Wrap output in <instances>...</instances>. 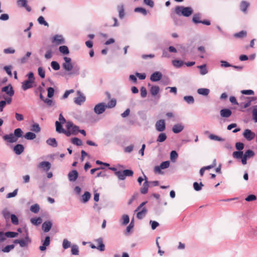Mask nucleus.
I'll return each instance as SVG.
<instances>
[{
    "mask_svg": "<svg viewBox=\"0 0 257 257\" xmlns=\"http://www.w3.org/2000/svg\"><path fill=\"white\" fill-rule=\"evenodd\" d=\"M63 60L62 68L69 75H77L79 74V68L78 66L74 67L70 57L65 56Z\"/></svg>",
    "mask_w": 257,
    "mask_h": 257,
    "instance_id": "nucleus-1",
    "label": "nucleus"
},
{
    "mask_svg": "<svg viewBox=\"0 0 257 257\" xmlns=\"http://www.w3.org/2000/svg\"><path fill=\"white\" fill-rule=\"evenodd\" d=\"M175 11L177 15L186 17L190 16L193 13V9L190 7L177 6Z\"/></svg>",
    "mask_w": 257,
    "mask_h": 257,
    "instance_id": "nucleus-2",
    "label": "nucleus"
},
{
    "mask_svg": "<svg viewBox=\"0 0 257 257\" xmlns=\"http://www.w3.org/2000/svg\"><path fill=\"white\" fill-rule=\"evenodd\" d=\"M146 203L147 202H142L135 210V212H138L137 214V217L139 219L143 218L146 216L148 212L147 209L144 207Z\"/></svg>",
    "mask_w": 257,
    "mask_h": 257,
    "instance_id": "nucleus-3",
    "label": "nucleus"
},
{
    "mask_svg": "<svg viewBox=\"0 0 257 257\" xmlns=\"http://www.w3.org/2000/svg\"><path fill=\"white\" fill-rule=\"evenodd\" d=\"M134 172L131 170H124L122 171H118L115 172V175L117 177L119 180H123L126 176H132Z\"/></svg>",
    "mask_w": 257,
    "mask_h": 257,
    "instance_id": "nucleus-4",
    "label": "nucleus"
},
{
    "mask_svg": "<svg viewBox=\"0 0 257 257\" xmlns=\"http://www.w3.org/2000/svg\"><path fill=\"white\" fill-rule=\"evenodd\" d=\"M51 42L54 45L58 46L64 44L65 41L62 35H55L52 38Z\"/></svg>",
    "mask_w": 257,
    "mask_h": 257,
    "instance_id": "nucleus-5",
    "label": "nucleus"
},
{
    "mask_svg": "<svg viewBox=\"0 0 257 257\" xmlns=\"http://www.w3.org/2000/svg\"><path fill=\"white\" fill-rule=\"evenodd\" d=\"M14 242L15 244H19L20 246L22 247H25L28 246V244L31 242V240L30 239L28 234L27 232L26 236L24 239H16Z\"/></svg>",
    "mask_w": 257,
    "mask_h": 257,
    "instance_id": "nucleus-6",
    "label": "nucleus"
},
{
    "mask_svg": "<svg viewBox=\"0 0 257 257\" xmlns=\"http://www.w3.org/2000/svg\"><path fill=\"white\" fill-rule=\"evenodd\" d=\"M106 109V104L104 102L96 104L94 108V111L97 114H102Z\"/></svg>",
    "mask_w": 257,
    "mask_h": 257,
    "instance_id": "nucleus-7",
    "label": "nucleus"
},
{
    "mask_svg": "<svg viewBox=\"0 0 257 257\" xmlns=\"http://www.w3.org/2000/svg\"><path fill=\"white\" fill-rule=\"evenodd\" d=\"M77 97L74 98V101L76 104L80 105L85 101L86 97L84 94L79 90L77 91Z\"/></svg>",
    "mask_w": 257,
    "mask_h": 257,
    "instance_id": "nucleus-8",
    "label": "nucleus"
},
{
    "mask_svg": "<svg viewBox=\"0 0 257 257\" xmlns=\"http://www.w3.org/2000/svg\"><path fill=\"white\" fill-rule=\"evenodd\" d=\"M37 167L42 171L47 172L50 169L51 164L48 161H43L38 165Z\"/></svg>",
    "mask_w": 257,
    "mask_h": 257,
    "instance_id": "nucleus-9",
    "label": "nucleus"
},
{
    "mask_svg": "<svg viewBox=\"0 0 257 257\" xmlns=\"http://www.w3.org/2000/svg\"><path fill=\"white\" fill-rule=\"evenodd\" d=\"M66 127L68 130H70L72 135H77L79 131V127L77 125H74L71 121H67L66 122Z\"/></svg>",
    "mask_w": 257,
    "mask_h": 257,
    "instance_id": "nucleus-10",
    "label": "nucleus"
},
{
    "mask_svg": "<svg viewBox=\"0 0 257 257\" xmlns=\"http://www.w3.org/2000/svg\"><path fill=\"white\" fill-rule=\"evenodd\" d=\"M254 153L250 150H247L244 154H243V156L242 157L241 160V163L243 165H245L247 163L246 160L247 159L252 158L254 156Z\"/></svg>",
    "mask_w": 257,
    "mask_h": 257,
    "instance_id": "nucleus-11",
    "label": "nucleus"
},
{
    "mask_svg": "<svg viewBox=\"0 0 257 257\" xmlns=\"http://www.w3.org/2000/svg\"><path fill=\"white\" fill-rule=\"evenodd\" d=\"M2 91L5 92L7 95V97H10L12 98V97L14 95V90L11 85H9L3 87L2 88Z\"/></svg>",
    "mask_w": 257,
    "mask_h": 257,
    "instance_id": "nucleus-12",
    "label": "nucleus"
},
{
    "mask_svg": "<svg viewBox=\"0 0 257 257\" xmlns=\"http://www.w3.org/2000/svg\"><path fill=\"white\" fill-rule=\"evenodd\" d=\"M156 130L160 132H163L166 128V125L164 120L160 119L156 122L155 124Z\"/></svg>",
    "mask_w": 257,
    "mask_h": 257,
    "instance_id": "nucleus-13",
    "label": "nucleus"
},
{
    "mask_svg": "<svg viewBox=\"0 0 257 257\" xmlns=\"http://www.w3.org/2000/svg\"><path fill=\"white\" fill-rule=\"evenodd\" d=\"M169 166H170V162L169 161H167L163 162L160 164V166H156L154 168V171L155 172L161 173V169H165L168 168L169 167Z\"/></svg>",
    "mask_w": 257,
    "mask_h": 257,
    "instance_id": "nucleus-14",
    "label": "nucleus"
},
{
    "mask_svg": "<svg viewBox=\"0 0 257 257\" xmlns=\"http://www.w3.org/2000/svg\"><path fill=\"white\" fill-rule=\"evenodd\" d=\"M243 136L247 141H250L254 138L255 134L251 130L249 129H246L244 130L243 133Z\"/></svg>",
    "mask_w": 257,
    "mask_h": 257,
    "instance_id": "nucleus-15",
    "label": "nucleus"
},
{
    "mask_svg": "<svg viewBox=\"0 0 257 257\" xmlns=\"http://www.w3.org/2000/svg\"><path fill=\"white\" fill-rule=\"evenodd\" d=\"M3 97L5 100L0 101V112H2L3 111V108L5 107L7 103L10 104L11 103L12 101V99L10 97L3 96Z\"/></svg>",
    "mask_w": 257,
    "mask_h": 257,
    "instance_id": "nucleus-16",
    "label": "nucleus"
},
{
    "mask_svg": "<svg viewBox=\"0 0 257 257\" xmlns=\"http://www.w3.org/2000/svg\"><path fill=\"white\" fill-rule=\"evenodd\" d=\"M162 77V73L159 71H156L151 75L150 80L153 82H156L160 80Z\"/></svg>",
    "mask_w": 257,
    "mask_h": 257,
    "instance_id": "nucleus-17",
    "label": "nucleus"
},
{
    "mask_svg": "<svg viewBox=\"0 0 257 257\" xmlns=\"http://www.w3.org/2000/svg\"><path fill=\"white\" fill-rule=\"evenodd\" d=\"M4 139L10 143H14L16 142L18 140L17 139V137H16L12 133H11L9 135H5L3 137Z\"/></svg>",
    "mask_w": 257,
    "mask_h": 257,
    "instance_id": "nucleus-18",
    "label": "nucleus"
},
{
    "mask_svg": "<svg viewBox=\"0 0 257 257\" xmlns=\"http://www.w3.org/2000/svg\"><path fill=\"white\" fill-rule=\"evenodd\" d=\"M184 128V125L182 123H177L173 125L172 131L175 134H178Z\"/></svg>",
    "mask_w": 257,
    "mask_h": 257,
    "instance_id": "nucleus-19",
    "label": "nucleus"
},
{
    "mask_svg": "<svg viewBox=\"0 0 257 257\" xmlns=\"http://www.w3.org/2000/svg\"><path fill=\"white\" fill-rule=\"evenodd\" d=\"M95 242L97 244L96 249L101 251H103L105 250V245L103 243V240L102 238L96 239L95 240Z\"/></svg>",
    "mask_w": 257,
    "mask_h": 257,
    "instance_id": "nucleus-20",
    "label": "nucleus"
},
{
    "mask_svg": "<svg viewBox=\"0 0 257 257\" xmlns=\"http://www.w3.org/2000/svg\"><path fill=\"white\" fill-rule=\"evenodd\" d=\"M68 179L70 181L74 182L76 180L78 177V173L77 171L73 170L70 171L68 175Z\"/></svg>",
    "mask_w": 257,
    "mask_h": 257,
    "instance_id": "nucleus-21",
    "label": "nucleus"
},
{
    "mask_svg": "<svg viewBox=\"0 0 257 257\" xmlns=\"http://www.w3.org/2000/svg\"><path fill=\"white\" fill-rule=\"evenodd\" d=\"M145 182L143 184V186L141 189V193L145 194L148 192L149 187V182L148 181L147 177L144 174Z\"/></svg>",
    "mask_w": 257,
    "mask_h": 257,
    "instance_id": "nucleus-22",
    "label": "nucleus"
},
{
    "mask_svg": "<svg viewBox=\"0 0 257 257\" xmlns=\"http://www.w3.org/2000/svg\"><path fill=\"white\" fill-rule=\"evenodd\" d=\"M52 226V223L51 221H45L42 224V229L45 232H48Z\"/></svg>",
    "mask_w": 257,
    "mask_h": 257,
    "instance_id": "nucleus-23",
    "label": "nucleus"
},
{
    "mask_svg": "<svg viewBox=\"0 0 257 257\" xmlns=\"http://www.w3.org/2000/svg\"><path fill=\"white\" fill-rule=\"evenodd\" d=\"M50 243V238L49 236L46 237L43 243V245L40 246L39 249L41 251H44L46 249V247L48 246Z\"/></svg>",
    "mask_w": 257,
    "mask_h": 257,
    "instance_id": "nucleus-24",
    "label": "nucleus"
},
{
    "mask_svg": "<svg viewBox=\"0 0 257 257\" xmlns=\"http://www.w3.org/2000/svg\"><path fill=\"white\" fill-rule=\"evenodd\" d=\"M24 151V147L21 144H17L14 148V151L16 154L19 155L21 154Z\"/></svg>",
    "mask_w": 257,
    "mask_h": 257,
    "instance_id": "nucleus-25",
    "label": "nucleus"
},
{
    "mask_svg": "<svg viewBox=\"0 0 257 257\" xmlns=\"http://www.w3.org/2000/svg\"><path fill=\"white\" fill-rule=\"evenodd\" d=\"M220 115L222 117H229L231 115V111L229 109L224 108L220 111Z\"/></svg>",
    "mask_w": 257,
    "mask_h": 257,
    "instance_id": "nucleus-26",
    "label": "nucleus"
},
{
    "mask_svg": "<svg viewBox=\"0 0 257 257\" xmlns=\"http://www.w3.org/2000/svg\"><path fill=\"white\" fill-rule=\"evenodd\" d=\"M34 81H31L27 80L24 82H23L22 84V88L24 90H26L29 88L32 87V84L33 83Z\"/></svg>",
    "mask_w": 257,
    "mask_h": 257,
    "instance_id": "nucleus-27",
    "label": "nucleus"
},
{
    "mask_svg": "<svg viewBox=\"0 0 257 257\" xmlns=\"http://www.w3.org/2000/svg\"><path fill=\"white\" fill-rule=\"evenodd\" d=\"M197 92L199 95L207 96L210 92V90L208 88H201L198 89Z\"/></svg>",
    "mask_w": 257,
    "mask_h": 257,
    "instance_id": "nucleus-28",
    "label": "nucleus"
},
{
    "mask_svg": "<svg viewBox=\"0 0 257 257\" xmlns=\"http://www.w3.org/2000/svg\"><path fill=\"white\" fill-rule=\"evenodd\" d=\"M197 68L200 70V74L202 75L206 74L208 72L206 64L198 66Z\"/></svg>",
    "mask_w": 257,
    "mask_h": 257,
    "instance_id": "nucleus-29",
    "label": "nucleus"
},
{
    "mask_svg": "<svg viewBox=\"0 0 257 257\" xmlns=\"http://www.w3.org/2000/svg\"><path fill=\"white\" fill-rule=\"evenodd\" d=\"M62 123L59 122L58 121L55 122L56 131L59 133H62L65 132V130L62 127Z\"/></svg>",
    "mask_w": 257,
    "mask_h": 257,
    "instance_id": "nucleus-30",
    "label": "nucleus"
},
{
    "mask_svg": "<svg viewBox=\"0 0 257 257\" xmlns=\"http://www.w3.org/2000/svg\"><path fill=\"white\" fill-rule=\"evenodd\" d=\"M91 194L89 192L86 191L82 196V201L83 203H86L90 199Z\"/></svg>",
    "mask_w": 257,
    "mask_h": 257,
    "instance_id": "nucleus-31",
    "label": "nucleus"
},
{
    "mask_svg": "<svg viewBox=\"0 0 257 257\" xmlns=\"http://www.w3.org/2000/svg\"><path fill=\"white\" fill-rule=\"evenodd\" d=\"M249 6V4L246 1H242L240 5V10L243 12L246 13L247 8Z\"/></svg>",
    "mask_w": 257,
    "mask_h": 257,
    "instance_id": "nucleus-32",
    "label": "nucleus"
},
{
    "mask_svg": "<svg viewBox=\"0 0 257 257\" xmlns=\"http://www.w3.org/2000/svg\"><path fill=\"white\" fill-rule=\"evenodd\" d=\"M47 144L53 147H56L57 146V142L54 138H49L46 141Z\"/></svg>",
    "mask_w": 257,
    "mask_h": 257,
    "instance_id": "nucleus-33",
    "label": "nucleus"
},
{
    "mask_svg": "<svg viewBox=\"0 0 257 257\" xmlns=\"http://www.w3.org/2000/svg\"><path fill=\"white\" fill-rule=\"evenodd\" d=\"M167 139V135L165 133H160L157 138L156 141L159 143H162Z\"/></svg>",
    "mask_w": 257,
    "mask_h": 257,
    "instance_id": "nucleus-34",
    "label": "nucleus"
},
{
    "mask_svg": "<svg viewBox=\"0 0 257 257\" xmlns=\"http://www.w3.org/2000/svg\"><path fill=\"white\" fill-rule=\"evenodd\" d=\"M59 51L63 54L67 55L69 53L68 48L66 46H61L59 48Z\"/></svg>",
    "mask_w": 257,
    "mask_h": 257,
    "instance_id": "nucleus-35",
    "label": "nucleus"
},
{
    "mask_svg": "<svg viewBox=\"0 0 257 257\" xmlns=\"http://www.w3.org/2000/svg\"><path fill=\"white\" fill-rule=\"evenodd\" d=\"M160 88L158 86H153L150 89V92L152 95H156L159 92Z\"/></svg>",
    "mask_w": 257,
    "mask_h": 257,
    "instance_id": "nucleus-36",
    "label": "nucleus"
},
{
    "mask_svg": "<svg viewBox=\"0 0 257 257\" xmlns=\"http://www.w3.org/2000/svg\"><path fill=\"white\" fill-rule=\"evenodd\" d=\"M24 137L28 140H32L36 138V135L32 132H28L25 134Z\"/></svg>",
    "mask_w": 257,
    "mask_h": 257,
    "instance_id": "nucleus-37",
    "label": "nucleus"
},
{
    "mask_svg": "<svg viewBox=\"0 0 257 257\" xmlns=\"http://www.w3.org/2000/svg\"><path fill=\"white\" fill-rule=\"evenodd\" d=\"M232 156L235 159H241L243 156V152L242 151H235L232 153Z\"/></svg>",
    "mask_w": 257,
    "mask_h": 257,
    "instance_id": "nucleus-38",
    "label": "nucleus"
},
{
    "mask_svg": "<svg viewBox=\"0 0 257 257\" xmlns=\"http://www.w3.org/2000/svg\"><path fill=\"white\" fill-rule=\"evenodd\" d=\"M42 222V219L41 217L33 218L31 219V222L35 225H38L40 224Z\"/></svg>",
    "mask_w": 257,
    "mask_h": 257,
    "instance_id": "nucleus-39",
    "label": "nucleus"
},
{
    "mask_svg": "<svg viewBox=\"0 0 257 257\" xmlns=\"http://www.w3.org/2000/svg\"><path fill=\"white\" fill-rule=\"evenodd\" d=\"M183 99L188 104H193L194 102V99L192 96H185Z\"/></svg>",
    "mask_w": 257,
    "mask_h": 257,
    "instance_id": "nucleus-40",
    "label": "nucleus"
},
{
    "mask_svg": "<svg viewBox=\"0 0 257 257\" xmlns=\"http://www.w3.org/2000/svg\"><path fill=\"white\" fill-rule=\"evenodd\" d=\"M209 138L212 140L220 141V142H223L224 141V139L220 138V137H219L217 136H216L215 135H213V134H210L209 136Z\"/></svg>",
    "mask_w": 257,
    "mask_h": 257,
    "instance_id": "nucleus-41",
    "label": "nucleus"
},
{
    "mask_svg": "<svg viewBox=\"0 0 257 257\" xmlns=\"http://www.w3.org/2000/svg\"><path fill=\"white\" fill-rule=\"evenodd\" d=\"M14 136L17 137V139L21 138L22 136L23 131L20 128H18L15 130L14 133L13 134Z\"/></svg>",
    "mask_w": 257,
    "mask_h": 257,
    "instance_id": "nucleus-42",
    "label": "nucleus"
},
{
    "mask_svg": "<svg viewBox=\"0 0 257 257\" xmlns=\"http://www.w3.org/2000/svg\"><path fill=\"white\" fill-rule=\"evenodd\" d=\"M121 224L122 225H126L130 221V218L127 215H123L121 219Z\"/></svg>",
    "mask_w": 257,
    "mask_h": 257,
    "instance_id": "nucleus-43",
    "label": "nucleus"
},
{
    "mask_svg": "<svg viewBox=\"0 0 257 257\" xmlns=\"http://www.w3.org/2000/svg\"><path fill=\"white\" fill-rule=\"evenodd\" d=\"M30 210L35 213H37L40 210V206L38 204L33 205L30 207Z\"/></svg>",
    "mask_w": 257,
    "mask_h": 257,
    "instance_id": "nucleus-44",
    "label": "nucleus"
},
{
    "mask_svg": "<svg viewBox=\"0 0 257 257\" xmlns=\"http://www.w3.org/2000/svg\"><path fill=\"white\" fill-rule=\"evenodd\" d=\"M183 62L181 60H175L172 61L173 65L176 68L181 67L183 65Z\"/></svg>",
    "mask_w": 257,
    "mask_h": 257,
    "instance_id": "nucleus-45",
    "label": "nucleus"
},
{
    "mask_svg": "<svg viewBox=\"0 0 257 257\" xmlns=\"http://www.w3.org/2000/svg\"><path fill=\"white\" fill-rule=\"evenodd\" d=\"M204 185L200 182V183H198L197 182H194L193 183V187L195 190L198 191L202 189V187Z\"/></svg>",
    "mask_w": 257,
    "mask_h": 257,
    "instance_id": "nucleus-46",
    "label": "nucleus"
},
{
    "mask_svg": "<svg viewBox=\"0 0 257 257\" xmlns=\"http://www.w3.org/2000/svg\"><path fill=\"white\" fill-rule=\"evenodd\" d=\"M200 18H201V16H200V14H199V13L195 14L194 15V16L193 17L192 21L195 24L200 23V21H201L200 20Z\"/></svg>",
    "mask_w": 257,
    "mask_h": 257,
    "instance_id": "nucleus-47",
    "label": "nucleus"
},
{
    "mask_svg": "<svg viewBox=\"0 0 257 257\" xmlns=\"http://www.w3.org/2000/svg\"><path fill=\"white\" fill-rule=\"evenodd\" d=\"M134 11L136 13H141L144 16H146L148 14V12L146 10V9H145L144 8H140V7L135 8Z\"/></svg>",
    "mask_w": 257,
    "mask_h": 257,
    "instance_id": "nucleus-48",
    "label": "nucleus"
},
{
    "mask_svg": "<svg viewBox=\"0 0 257 257\" xmlns=\"http://www.w3.org/2000/svg\"><path fill=\"white\" fill-rule=\"evenodd\" d=\"M44 102L47 104L48 107H51L55 105V101L51 99L46 98L45 99Z\"/></svg>",
    "mask_w": 257,
    "mask_h": 257,
    "instance_id": "nucleus-49",
    "label": "nucleus"
},
{
    "mask_svg": "<svg viewBox=\"0 0 257 257\" xmlns=\"http://www.w3.org/2000/svg\"><path fill=\"white\" fill-rule=\"evenodd\" d=\"M71 142L73 144L78 146H80L82 145V142L81 141V140L77 138H74L72 139Z\"/></svg>",
    "mask_w": 257,
    "mask_h": 257,
    "instance_id": "nucleus-50",
    "label": "nucleus"
},
{
    "mask_svg": "<svg viewBox=\"0 0 257 257\" xmlns=\"http://www.w3.org/2000/svg\"><path fill=\"white\" fill-rule=\"evenodd\" d=\"M247 33L245 31H241L237 33H235L234 36L235 37L242 38L246 36Z\"/></svg>",
    "mask_w": 257,
    "mask_h": 257,
    "instance_id": "nucleus-51",
    "label": "nucleus"
},
{
    "mask_svg": "<svg viewBox=\"0 0 257 257\" xmlns=\"http://www.w3.org/2000/svg\"><path fill=\"white\" fill-rule=\"evenodd\" d=\"M178 157V154L175 151H171L170 153V159L171 160L175 162L176 161V160L177 159Z\"/></svg>",
    "mask_w": 257,
    "mask_h": 257,
    "instance_id": "nucleus-52",
    "label": "nucleus"
},
{
    "mask_svg": "<svg viewBox=\"0 0 257 257\" xmlns=\"http://www.w3.org/2000/svg\"><path fill=\"white\" fill-rule=\"evenodd\" d=\"M38 22L40 25H43L45 26L48 27V23L45 21L44 18L43 16H40L38 19Z\"/></svg>",
    "mask_w": 257,
    "mask_h": 257,
    "instance_id": "nucleus-53",
    "label": "nucleus"
},
{
    "mask_svg": "<svg viewBox=\"0 0 257 257\" xmlns=\"http://www.w3.org/2000/svg\"><path fill=\"white\" fill-rule=\"evenodd\" d=\"M71 253L73 255H78L79 253V249L77 245H73L71 246Z\"/></svg>",
    "mask_w": 257,
    "mask_h": 257,
    "instance_id": "nucleus-54",
    "label": "nucleus"
},
{
    "mask_svg": "<svg viewBox=\"0 0 257 257\" xmlns=\"http://www.w3.org/2000/svg\"><path fill=\"white\" fill-rule=\"evenodd\" d=\"M252 116L254 122H257V105L253 107Z\"/></svg>",
    "mask_w": 257,
    "mask_h": 257,
    "instance_id": "nucleus-55",
    "label": "nucleus"
},
{
    "mask_svg": "<svg viewBox=\"0 0 257 257\" xmlns=\"http://www.w3.org/2000/svg\"><path fill=\"white\" fill-rule=\"evenodd\" d=\"M62 246L64 249H67L71 246V242L67 239H64L63 241Z\"/></svg>",
    "mask_w": 257,
    "mask_h": 257,
    "instance_id": "nucleus-56",
    "label": "nucleus"
},
{
    "mask_svg": "<svg viewBox=\"0 0 257 257\" xmlns=\"http://www.w3.org/2000/svg\"><path fill=\"white\" fill-rule=\"evenodd\" d=\"M51 66L52 68L55 70H58L60 68V65L56 61H52L51 63Z\"/></svg>",
    "mask_w": 257,
    "mask_h": 257,
    "instance_id": "nucleus-57",
    "label": "nucleus"
},
{
    "mask_svg": "<svg viewBox=\"0 0 257 257\" xmlns=\"http://www.w3.org/2000/svg\"><path fill=\"white\" fill-rule=\"evenodd\" d=\"M18 235V233L17 232H11V231H8L6 232V235L7 237H11L13 238L17 237Z\"/></svg>",
    "mask_w": 257,
    "mask_h": 257,
    "instance_id": "nucleus-58",
    "label": "nucleus"
},
{
    "mask_svg": "<svg viewBox=\"0 0 257 257\" xmlns=\"http://www.w3.org/2000/svg\"><path fill=\"white\" fill-rule=\"evenodd\" d=\"M116 105V100L115 99H111L108 104H106V108H111L114 107Z\"/></svg>",
    "mask_w": 257,
    "mask_h": 257,
    "instance_id": "nucleus-59",
    "label": "nucleus"
},
{
    "mask_svg": "<svg viewBox=\"0 0 257 257\" xmlns=\"http://www.w3.org/2000/svg\"><path fill=\"white\" fill-rule=\"evenodd\" d=\"M48 93H47V96L50 98H52L54 94V89L52 87H49L47 89Z\"/></svg>",
    "mask_w": 257,
    "mask_h": 257,
    "instance_id": "nucleus-60",
    "label": "nucleus"
},
{
    "mask_svg": "<svg viewBox=\"0 0 257 257\" xmlns=\"http://www.w3.org/2000/svg\"><path fill=\"white\" fill-rule=\"evenodd\" d=\"M12 222L15 224L17 225L19 223V219L18 217L15 214H12L11 215Z\"/></svg>",
    "mask_w": 257,
    "mask_h": 257,
    "instance_id": "nucleus-61",
    "label": "nucleus"
},
{
    "mask_svg": "<svg viewBox=\"0 0 257 257\" xmlns=\"http://www.w3.org/2000/svg\"><path fill=\"white\" fill-rule=\"evenodd\" d=\"M15 246L13 244H11V245H7L6 247H5L3 249H2V251L4 252H9L11 250H12V249H13L14 248Z\"/></svg>",
    "mask_w": 257,
    "mask_h": 257,
    "instance_id": "nucleus-62",
    "label": "nucleus"
},
{
    "mask_svg": "<svg viewBox=\"0 0 257 257\" xmlns=\"http://www.w3.org/2000/svg\"><path fill=\"white\" fill-rule=\"evenodd\" d=\"M2 214L6 219H9L10 216V213L8 209H5L2 211Z\"/></svg>",
    "mask_w": 257,
    "mask_h": 257,
    "instance_id": "nucleus-63",
    "label": "nucleus"
},
{
    "mask_svg": "<svg viewBox=\"0 0 257 257\" xmlns=\"http://www.w3.org/2000/svg\"><path fill=\"white\" fill-rule=\"evenodd\" d=\"M38 71L39 76L41 78H44L45 76V72L43 69L42 67H40L38 68Z\"/></svg>",
    "mask_w": 257,
    "mask_h": 257,
    "instance_id": "nucleus-64",
    "label": "nucleus"
}]
</instances>
